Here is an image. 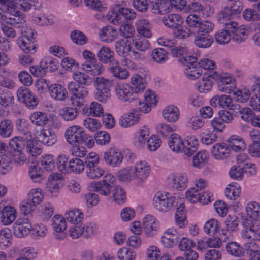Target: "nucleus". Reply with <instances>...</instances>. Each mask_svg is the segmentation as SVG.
Listing matches in <instances>:
<instances>
[{"label":"nucleus","mask_w":260,"mask_h":260,"mask_svg":"<svg viewBox=\"0 0 260 260\" xmlns=\"http://www.w3.org/2000/svg\"><path fill=\"white\" fill-rule=\"evenodd\" d=\"M0 22L18 28L26 26L25 15L16 10L14 0H0Z\"/></svg>","instance_id":"1"},{"label":"nucleus","mask_w":260,"mask_h":260,"mask_svg":"<svg viewBox=\"0 0 260 260\" xmlns=\"http://www.w3.org/2000/svg\"><path fill=\"white\" fill-rule=\"evenodd\" d=\"M136 16V14L134 10L116 6L106 15V18L113 24L118 25L123 22L122 17L125 20H131Z\"/></svg>","instance_id":"2"},{"label":"nucleus","mask_w":260,"mask_h":260,"mask_svg":"<svg viewBox=\"0 0 260 260\" xmlns=\"http://www.w3.org/2000/svg\"><path fill=\"white\" fill-rule=\"evenodd\" d=\"M186 23L192 34L197 32H211L214 24L210 21H202L201 17L196 14H190L186 18Z\"/></svg>","instance_id":"3"},{"label":"nucleus","mask_w":260,"mask_h":260,"mask_svg":"<svg viewBox=\"0 0 260 260\" xmlns=\"http://www.w3.org/2000/svg\"><path fill=\"white\" fill-rule=\"evenodd\" d=\"M175 200V197L168 192H157L153 198V205L156 210L165 213L171 210Z\"/></svg>","instance_id":"4"},{"label":"nucleus","mask_w":260,"mask_h":260,"mask_svg":"<svg viewBox=\"0 0 260 260\" xmlns=\"http://www.w3.org/2000/svg\"><path fill=\"white\" fill-rule=\"evenodd\" d=\"M115 177L111 174H108L102 180L92 182L91 187L101 195L110 196L115 186Z\"/></svg>","instance_id":"5"},{"label":"nucleus","mask_w":260,"mask_h":260,"mask_svg":"<svg viewBox=\"0 0 260 260\" xmlns=\"http://www.w3.org/2000/svg\"><path fill=\"white\" fill-rule=\"evenodd\" d=\"M242 225L243 229L241 231V237L246 241H260V223H253L252 221L247 218H243Z\"/></svg>","instance_id":"6"},{"label":"nucleus","mask_w":260,"mask_h":260,"mask_svg":"<svg viewBox=\"0 0 260 260\" xmlns=\"http://www.w3.org/2000/svg\"><path fill=\"white\" fill-rule=\"evenodd\" d=\"M65 137L67 142L71 145L82 144L85 138V131L79 126H72L66 131Z\"/></svg>","instance_id":"7"},{"label":"nucleus","mask_w":260,"mask_h":260,"mask_svg":"<svg viewBox=\"0 0 260 260\" xmlns=\"http://www.w3.org/2000/svg\"><path fill=\"white\" fill-rule=\"evenodd\" d=\"M102 159L106 164L112 167L120 166L123 160V154L117 148L111 147L101 154Z\"/></svg>","instance_id":"8"},{"label":"nucleus","mask_w":260,"mask_h":260,"mask_svg":"<svg viewBox=\"0 0 260 260\" xmlns=\"http://www.w3.org/2000/svg\"><path fill=\"white\" fill-rule=\"evenodd\" d=\"M115 89L118 98L122 101L133 102L138 98V92L134 90L129 84L118 83Z\"/></svg>","instance_id":"9"},{"label":"nucleus","mask_w":260,"mask_h":260,"mask_svg":"<svg viewBox=\"0 0 260 260\" xmlns=\"http://www.w3.org/2000/svg\"><path fill=\"white\" fill-rule=\"evenodd\" d=\"M239 218L235 215H229L225 220L224 226L221 229V239L226 241L231 237L232 234L238 230Z\"/></svg>","instance_id":"10"},{"label":"nucleus","mask_w":260,"mask_h":260,"mask_svg":"<svg viewBox=\"0 0 260 260\" xmlns=\"http://www.w3.org/2000/svg\"><path fill=\"white\" fill-rule=\"evenodd\" d=\"M51 226L53 230V235L57 240H62L67 236V228L64 218L59 215H56L52 219Z\"/></svg>","instance_id":"11"},{"label":"nucleus","mask_w":260,"mask_h":260,"mask_svg":"<svg viewBox=\"0 0 260 260\" xmlns=\"http://www.w3.org/2000/svg\"><path fill=\"white\" fill-rule=\"evenodd\" d=\"M237 22H232L228 24L226 29L231 31L232 35L233 41L237 44H240L244 42L247 38L249 30L242 26L238 27Z\"/></svg>","instance_id":"12"},{"label":"nucleus","mask_w":260,"mask_h":260,"mask_svg":"<svg viewBox=\"0 0 260 260\" xmlns=\"http://www.w3.org/2000/svg\"><path fill=\"white\" fill-rule=\"evenodd\" d=\"M14 235L18 238H23L30 232L32 226L27 218L18 219L13 224Z\"/></svg>","instance_id":"13"},{"label":"nucleus","mask_w":260,"mask_h":260,"mask_svg":"<svg viewBox=\"0 0 260 260\" xmlns=\"http://www.w3.org/2000/svg\"><path fill=\"white\" fill-rule=\"evenodd\" d=\"M17 99L29 108L34 109L38 105L36 96L27 88H20L17 91Z\"/></svg>","instance_id":"14"},{"label":"nucleus","mask_w":260,"mask_h":260,"mask_svg":"<svg viewBox=\"0 0 260 260\" xmlns=\"http://www.w3.org/2000/svg\"><path fill=\"white\" fill-rule=\"evenodd\" d=\"M181 239V235L174 228L168 229L161 236V242L164 247L172 248L177 244Z\"/></svg>","instance_id":"15"},{"label":"nucleus","mask_w":260,"mask_h":260,"mask_svg":"<svg viewBox=\"0 0 260 260\" xmlns=\"http://www.w3.org/2000/svg\"><path fill=\"white\" fill-rule=\"evenodd\" d=\"M169 185L173 190L182 191L187 185L188 178L185 174H176L168 178Z\"/></svg>","instance_id":"16"},{"label":"nucleus","mask_w":260,"mask_h":260,"mask_svg":"<svg viewBox=\"0 0 260 260\" xmlns=\"http://www.w3.org/2000/svg\"><path fill=\"white\" fill-rule=\"evenodd\" d=\"M134 176L138 183H141L148 176L150 168L146 161H140L135 164Z\"/></svg>","instance_id":"17"},{"label":"nucleus","mask_w":260,"mask_h":260,"mask_svg":"<svg viewBox=\"0 0 260 260\" xmlns=\"http://www.w3.org/2000/svg\"><path fill=\"white\" fill-rule=\"evenodd\" d=\"M50 96L57 101H65L69 98L68 91L66 88L59 84H53L48 86Z\"/></svg>","instance_id":"18"},{"label":"nucleus","mask_w":260,"mask_h":260,"mask_svg":"<svg viewBox=\"0 0 260 260\" xmlns=\"http://www.w3.org/2000/svg\"><path fill=\"white\" fill-rule=\"evenodd\" d=\"M36 137L39 141L48 146L54 144L57 140L55 133L48 128L36 131Z\"/></svg>","instance_id":"19"},{"label":"nucleus","mask_w":260,"mask_h":260,"mask_svg":"<svg viewBox=\"0 0 260 260\" xmlns=\"http://www.w3.org/2000/svg\"><path fill=\"white\" fill-rule=\"evenodd\" d=\"M143 225L146 234L153 237L157 233L159 222L153 216L147 215L143 219Z\"/></svg>","instance_id":"20"},{"label":"nucleus","mask_w":260,"mask_h":260,"mask_svg":"<svg viewBox=\"0 0 260 260\" xmlns=\"http://www.w3.org/2000/svg\"><path fill=\"white\" fill-rule=\"evenodd\" d=\"M247 218L253 223H260V204L255 201L247 204L246 207Z\"/></svg>","instance_id":"21"},{"label":"nucleus","mask_w":260,"mask_h":260,"mask_svg":"<svg viewBox=\"0 0 260 260\" xmlns=\"http://www.w3.org/2000/svg\"><path fill=\"white\" fill-rule=\"evenodd\" d=\"M210 105L214 107H220L232 110L235 108L231 98L227 95H215L210 100Z\"/></svg>","instance_id":"22"},{"label":"nucleus","mask_w":260,"mask_h":260,"mask_svg":"<svg viewBox=\"0 0 260 260\" xmlns=\"http://www.w3.org/2000/svg\"><path fill=\"white\" fill-rule=\"evenodd\" d=\"M210 32H197L195 36L194 42L195 45L200 48H207L213 44L214 39L209 34Z\"/></svg>","instance_id":"23"},{"label":"nucleus","mask_w":260,"mask_h":260,"mask_svg":"<svg viewBox=\"0 0 260 260\" xmlns=\"http://www.w3.org/2000/svg\"><path fill=\"white\" fill-rule=\"evenodd\" d=\"M149 128L144 126L140 128L135 134L133 139L134 145L138 148H143L148 139Z\"/></svg>","instance_id":"24"},{"label":"nucleus","mask_w":260,"mask_h":260,"mask_svg":"<svg viewBox=\"0 0 260 260\" xmlns=\"http://www.w3.org/2000/svg\"><path fill=\"white\" fill-rule=\"evenodd\" d=\"M109 73L112 76L120 79H125L129 76V72L119 64L118 60H114V62L109 64L108 67Z\"/></svg>","instance_id":"25"},{"label":"nucleus","mask_w":260,"mask_h":260,"mask_svg":"<svg viewBox=\"0 0 260 260\" xmlns=\"http://www.w3.org/2000/svg\"><path fill=\"white\" fill-rule=\"evenodd\" d=\"M169 148L174 152L179 153L183 152L184 144L181 137L177 134L173 133L168 138Z\"/></svg>","instance_id":"26"},{"label":"nucleus","mask_w":260,"mask_h":260,"mask_svg":"<svg viewBox=\"0 0 260 260\" xmlns=\"http://www.w3.org/2000/svg\"><path fill=\"white\" fill-rule=\"evenodd\" d=\"M230 149L228 144H216L212 148L211 154L216 159H222L229 157Z\"/></svg>","instance_id":"27"},{"label":"nucleus","mask_w":260,"mask_h":260,"mask_svg":"<svg viewBox=\"0 0 260 260\" xmlns=\"http://www.w3.org/2000/svg\"><path fill=\"white\" fill-rule=\"evenodd\" d=\"M69 92L73 96L78 99H83L88 93V89L82 85H80L74 82H70L68 84Z\"/></svg>","instance_id":"28"},{"label":"nucleus","mask_w":260,"mask_h":260,"mask_svg":"<svg viewBox=\"0 0 260 260\" xmlns=\"http://www.w3.org/2000/svg\"><path fill=\"white\" fill-rule=\"evenodd\" d=\"M99 36L102 41L112 42L117 38V29L110 25L106 26L100 30Z\"/></svg>","instance_id":"29"},{"label":"nucleus","mask_w":260,"mask_h":260,"mask_svg":"<svg viewBox=\"0 0 260 260\" xmlns=\"http://www.w3.org/2000/svg\"><path fill=\"white\" fill-rule=\"evenodd\" d=\"M97 56L99 60L103 63L112 64L114 60L117 59L114 58V53L110 48L106 46L102 47L97 53Z\"/></svg>","instance_id":"30"},{"label":"nucleus","mask_w":260,"mask_h":260,"mask_svg":"<svg viewBox=\"0 0 260 260\" xmlns=\"http://www.w3.org/2000/svg\"><path fill=\"white\" fill-rule=\"evenodd\" d=\"M162 22L166 26L175 30L182 25L183 19L177 14H170L163 17Z\"/></svg>","instance_id":"31"},{"label":"nucleus","mask_w":260,"mask_h":260,"mask_svg":"<svg viewBox=\"0 0 260 260\" xmlns=\"http://www.w3.org/2000/svg\"><path fill=\"white\" fill-rule=\"evenodd\" d=\"M151 9L155 14L163 15L172 10L170 0H157L152 3Z\"/></svg>","instance_id":"32"},{"label":"nucleus","mask_w":260,"mask_h":260,"mask_svg":"<svg viewBox=\"0 0 260 260\" xmlns=\"http://www.w3.org/2000/svg\"><path fill=\"white\" fill-rule=\"evenodd\" d=\"M136 29L138 33L143 37L150 38L152 36L150 29L152 25L146 19H139L136 22Z\"/></svg>","instance_id":"33"},{"label":"nucleus","mask_w":260,"mask_h":260,"mask_svg":"<svg viewBox=\"0 0 260 260\" xmlns=\"http://www.w3.org/2000/svg\"><path fill=\"white\" fill-rule=\"evenodd\" d=\"M82 69L92 75H100L104 71L102 65L98 62L97 59L90 62H85L82 64Z\"/></svg>","instance_id":"34"},{"label":"nucleus","mask_w":260,"mask_h":260,"mask_svg":"<svg viewBox=\"0 0 260 260\" xmlns=\"http://www.w3.org/2000/svg\"><path fill=\"white\" fill-rule=\"evenodd\" d=\"M228 145L230 149L236 152L246 149V146L243 139L237 135L231 136L228 140Z\"/></svg>","instance_id":"35"},{"label":"nucleus","mask_w":260,"mask_h":260,"mask_svg":"<svg viewBox=\"0 0 260 260\" xmlns=\"http://www.w3.org/2000/svg\"><path fill=\"white\" fill-rule=\"evenodd\" d=\"M136 112V109H133L124 117H120L119 119L120 126L125 128L137 124L139 122V117Z\"/></svg>","instance_id":"36"},{"label":"nucleus","mask_w":260,"mask_h":260,"mask_svg":"<svg viewBox=\"0 0 260 260\" xmlns=\"http://www.w3.org/2000/svg\"><path fill=\"white\" fill-rule=\"evenodd\" d=\"M179 111L174 105H169L166 107L162 111L163 118L170 122H174L179 118Z\"/></svg>","instance_id":"37"},{"label":"nucleus","mask_w":260,"mask_h":260,"mask_svg":"<svg viewBox=\"0 0 260 260\" xmlns=\"http://www.w3.org/2000/svg\"><path fill=\"white\" fill-rule=\"evenodd\" d=\"M1 214V222L5 225L10 224L16 218V210L11 206L3 207Z\"/></svg>","instance_id":"38"},{"label":"nucleus","mask_w":260,"mask_h":260,"mask_svg":"<svg viewBox=\"0 0 260 260\" xmlns=\"http://www.w3.org/2000/svg\"><path fill=\"white\" fill-rule=\"evenodd\" d=\"M35 43V39L29 40L26 38H19L17 40L20 49L25 53L33 54L36 52V47Z\"/></svg>","instance_id":"39"},{"label":"nucleus","mask_w":260,"mask_h":260,"mask_svg":"<svg viewBox=\"0 0 260 260\" xmlns=\"http://www.w3.org/2000/svg\"><path fill=\"white\" fill-rule=\"evenodd\" d=\"M131 88L138 92V98L141 95L146 87L145 80L138 74H134L131 78Z\"/></svg>","instance_id":"40"},{"label":"nucleus","mask_w":260,"mask_h":260,"mask_svg":"<svg viewBox=\"0 0 260 260\" xmlns=\"http://www.w3.org/2000/svg\"><path fill=\"white\" fill-rule=\"evenodd\" d=\"M211 72H213V71H209L204 73L202 80L199 81L196 83V86L199 92L205 93L212 89L213 86L212 82L211 81L212 77L209 76Z\"/></svg>","instance_id":"41"},{"label":"nucleus","mask_w":260,"mask_h":260,"mask_svg":"<svg viewBox=\"0 0 260 260\" xmlns=\"http://www.w3.org/2000/svg\"><path fill=\"white\" fill-rule=\"evenodd\" d=\"M79 113L77 108L72 107L62 108L59 111V114L61 118L66 121L74 120L77 117Z\"/></svg>","instance_id":"42"},{"label":"nucleus","mask_w":260,"mask_h":260,"mask_svg":"<svg viewBox=\"0 0 260 260\" xmlns=\"http://www.w3.org/2000/svg\"><path fill=\"white\" fill-rule=\"evenodd\" d=\"M13 160L9 153L0 155V173L5 174L10 171L13 167Z\"/></svg>","instance_id":"43"},{"label":"nucleus","mask_w":260,"mask_h":260,"mask_svg":"<svg viewBox=\"0 0 260 260\" xmlns=\"http://www.w3.org/2000/svg\"><path fill=\"white\" fill-rule=\"evenodd\" d=\"M29 119L34 125L41 127L46 125L49 120L46 114L40 111L31 113Z\"/></svg>","instance_id":"44"},{"label":"nucleus","mask_w":260,"mask_h":260,"mask_svg":"<svg viewBox=\"0 0 260 260\" xmlns=\"http://www.w3.org/2000/svg\"><path fill=\"white\" fill-rule=\"evenodd\" d=\"M115 49L119 56H123L131 51V46L128 40L119 39L115 43Z\"/></svg>","instance_id":"45"},{"label":"nucleus","mask_w":260,"mask_h":260,"mask_svg":"<svg viewBox=\"0 0 260 260\" xmlns=\"http://www.w3.org/2000/svg\"><path fill=\"white\" fill-rule=\"evenodd\" d=\"M62 186L61 180L58 179L57 174L50 175L46 184V189L50 193L57 192Z\"/></svg>","instance_id":"46"},{"label":"nucleus","mask_w":260,"mask_h":260,"mask_svg":"<svg viewBox=\"0 0 260 260\" xmlns=\"http://www.w3.org/2000/svg\"><path fill=\"white\" fill-rule=\"evenodd\" d=\"M212 77V79L216 80L218 84H232L234 85V79L227 73H218L213 71L209 75Z\"/></svg>","instance_id":"47"},{"label":"nucleus","mask_w":260,"mask_h":260,"mask_svg":"<svg viewBox=\"0 0 260 260\" xmlns=\"http://www.w3.org/2000/svg\"><path fill=\"white\" fill-rule=\"evenodd\" d=\"M198 146V140L194 136L188 137L186 145L184 144L183 152L186 155L190 156L197 151Z\"/></svg>","instance_id":"48"},{"label":"nucleus","mask_w":260,"mask_h":260,"mask_svg":"<svg viewBox=\"0 0 260 260\" xmlns=\"http://www.w3.org/2000/svg\"><path fill=\"white\" fill-rule=\"evenodd\" d=\"M66 220L73 224H77L81 222L83 218V214L78 209H73L68 211L65 214Z\"/></svg>","instance_id":"49"},{"label":"nucleus","mask_w":260,"mask_h":260,"mask_svg":"<svg viewBox=\"0 0 260 260\" xmlns=\"http://www.w3.org/2000/svg\"><path fill=\"white\" fill-rule=\"evenodd\" d=\"M151 56L155 62L160 64L164 63L168 59L167 51L162 48L154 49L152 51Z\"/></svg>","instance_id":"50"},{"label":"nucleus","mask_w":260,"mask_h":260,"mask_svg":"<svg viewBox=\"0 0 260 260\" xmlns=\"http://www.w3.org/2000/svg\"><path fill=\"white\" fill-rule=\"evenodd\" d=\"M133 168L127 167L119 171L116 174V177L118 180L121 182H129L133 180H135L134 176Z\"/></svg>","instance_id":"51"},{"label":"nucleus","mask_w":260,"mask_h":260,"mask_svg":"<svg viewBox=\"0 0 260 260\" xmlns=\"http://www.w3.org/2000/svg\"><path fill=\"white\" fill-rule=\"evenodd\" d=\"M209 154L205 151H199L193 157V166L197 168L203 167L208 162Z\"/></svg>","instance_id":"52"},{"label":"nucleus","mask_w":260,"mask_h":260,"mask_svg":"<svg viewBox=\"0 0 260 260\" xmlns=\"http://www.w3.org/2000/svg\"><path fill=\"white\" fill-rule=\"evenodd\" d=\"M13 131V125L9 119H4L0 122V136L3 138L9 137Z\"/></svg>","instance_id":"53"},{"label":"nucleus","mask_w":260,"mask_h":260,"mask_svg":"<svg viewBox=\"0 0 260 260\" xmlns=\"http://www.w3.org/2000/svg\"><path fill=\"white\" fill-rule=\"evenodd\" d=\"M147 38L140 36L134 38L132 41V44L135 49L140 51H145L150 47V43Z\"/></svg>","instance_id":"54"},{"label":"nucleus","mask_w":260,"mask_h":260,"mask_svg":"<svg viewBox=\"0 0 260 260\" xmlns=\"http://www.w3.org/2000/svg\"><path fill=\"white\" fill-rule=\"evenodd\" d=\"M112 82L103 77H96L94 81V86L98 91H110Z\"/></svg>","instance_id":"55"},{"label":"nucleus","mask_w":260,"mask_h":260,"mask_svg":"<svg viewBox=\"0 0 260 260\" xmlns=\"http://www.w3.org/2000/svg\"><path fill=\"white\" fill-rule=\"evenodd\" d=\"M12 235L11 230L5 228L0 231V247H8L11 244Z\"/></svg>","instance_id":"56"},{"label":"nucleus","mask_w":260,"mask_h":260,"mask_svg":"<svg viewBox=\"0 0 260 260\" xmlns=\"http://www.w3.org/2000/svg\"><path fill=\"white\" fill-rule=\"evenodd\" d=\"M241 192L240 187L237 183L229 184L225 190L226 197L230 200H236Z\"/></svg>","instance_id":"57"},{"label":"nucleus","mask_w":260,"mask_h":260,"mask_svg":"<svg viewBox=\"0 0 260 260\" xmlns=\"http://www.w3.org/2000/svg\"><path fill=\"white\" fill-rule=\"evenodd\" d=\"M233 16L231 10L229 8H225L223 10L221 11L217 15L218 21L220 24H223L224 26H227L228 24H231L232 22H236L231 20V18Z\"/></svg>","instance_id":"58"},{"label":"nucleus","mask_w":260,"mask_h":260,"mask_svg":"<svg viewBox=\"0 0 260 260\" xmlns=\"http://www.w3.org/2000/svg\"><path fill=\"white\" fill-rule=\"evenodd\" d=\"M219 222L215 219L207 221L204 225L205 232L210 235H215L220 228Z\"/></svg>","instance_id":"59"},{"label":"nucleus","mask_w":260,"mask_h":260,"mask_svg":"<svg viewBox=\"0 0 260 260\" xmlns=\"http://www.w3.org/2000/svg\"><path fill=\"white\" fill-rule=\"evenodd\" d=\"M228 252L235 257H240L243 254V248L236 242H229L226 245Z\"/></svg>","instance_id":"60"},{"label":"nucleus","mask_w":260,"mask_h":260,"mask_svg":"<svg viewBox=\"0 0 260 260\" xmlns=\"http://www.w3.org/2000/svg\"><path fill=\"white\" fill-rule=\"evenodd\" d=\"M29 176L34 183H41L44 179L42 169L37 166L30 167Z\"/></svg>","instance_id":"61"},{"label":"nucleus","mask_w":260,"mask_h":260,"mask_svg":"<svg viewBox=\"0 0 260 260\" xmlns=\"http://www.w3.org/2000/svg\"><path fill=\"white\" fill-rule=\"evenodd\" d=\"M72 77L78 83L85 86H90L92 83V79L84 73L77 71L73 73Z\"/></svg>","instance_id":"62"},{"label":"nucleus","mask_w":260,"mask_h":260,"mask_svg":"<svg viewBox=\"0 0 260 260\" xmlns=\"http://www.w3.org/2000/svg\"><path fill=\"white\" fill-rule=\"evenodd\" d=\"M0 86L8 89H11L14 86L11 73L6 71H3L0 75Z\"/></svg>","instance_id":"63"},{"label":"nucleus","mask_w":260,"mask_h":260,"mask_svg":"<svg viewBox=\"0 0 260 260\" xmlns=\"http://www.w3.org/2000/svg\"><path fill=\"white\" fill-rule=\"evenodd\" d=\"M136 255L135 252L132 249L125 247L120 249L117 252L119 260H134Z\"/></svg>","instance_id":"64"}]
</instances>
